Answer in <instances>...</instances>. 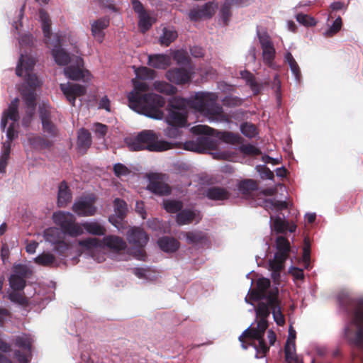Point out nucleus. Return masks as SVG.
Wrapping results in <instances>:
<instances>
[{"label": "nucleus", "instance_id": "e2e57ef3", "mask_svg": "<svg viewBox=\"0 0 363 363\" xmlns=\"http://www.w3.org/2000/svg\"><path fill=\"white\" fill-rule=\"evenodd\" d=\"M240 151L246 155H259L261 153L257 147L251 144L241 145Z\"/></svg>", "mask_w": 363, "mask_h": 363}, {"label": "nucleus", "instance_id": "de8ad7c7", "mask_svg": "<svg viewBox=\"0 0 363 363\" xmlns=\"http://www.w3.org/2000/svg\"><path fill=\"white\" fill-rule=\"evenodd\" d=\"M9 286L12 291H23L26 286V280L17 275H11L9 278Z\"/></svg>", "mask_w": 363, "mask_h": 363}, {"label": "nucleus", "instance_id": "0e129e2a", "mask_svg": "<svg viewBox=\"0 0 363 363\" xmlns=\"http://www.w3.org/2000/svg\"><path fill=\"white\" fill-rule=\"evenodd\" d=\"M113 172L117 177L127 176L130 173V170L122 163H116L113 165Z\"/></svg>", "mask_w": 363, "mask_h": 363}, {"label": "nucleus", "instance_id": "680f3d73", "mask_svg": "<svg viewBox=\"0 0 363 363\" xmlns=\"http://www.w3.org/2000/svg\"><path fill=\"white\" fill-rule=\"evenodd\" d=\"M26 82L28 86L30 87L29 90L35 91V89L40 85V82L38 78V77L30 73H26Z\"/></svg>", "mask_w": 363, "mask_h": 363}, {"label": "nucleus", "instance_id": "7ed1b4c3", "mask_svg": "<svg viewBox=\"0 0 363 363\" xmlns=\"http://www.w3.org/2000/svg\"><path fill=\"white\" fill-rule=\"evenodd\" d=\"M124 142L130 151L161 152L172 147L169 142L159 140L158 135L152 130H144L135 136L127 137Z\"/></svg>", "mask_w": 363, "mask_h": 363}, {"label": "nucleus", "instance_id": "4d7b16f0", "mask_svg": "<svg viewBox=\"0 0 363 363\" xmlns=\"http://www.w3.org/2000/svg\"><path fill=\"white\" fill-rule=\"evenodd\" d=\"M173 59L180 65H188L191 59L188 55L187 52L183 50H177L173 55Z\"/></svg>", "mask_w": 363, "mask_h": 363}, {"label": "nucleus", "instance_id": "aec40b11", "mask_svg": "<svg viewBox=\"0 0 363 363\" xmlns=\"http://www.w3.org/2000/svg\"><path fill=\"white\" fill-rule=\"evenodd\" d=\"M39 114L43 131L48 133L50 137H57L59 130L57 125L52 121L50 111L43 106L40 107Z\"/></svg>", "mask_w": 363, "mask_h": 363}, {"label": "nucleus", "instance_id": "bb28decb", "mask_svg": "<svg viewBox=\"0 0 363 363\" xmlns=\"http://www.w3.org/2000/svg\"><path fill=\"white\" fill-rule=\"evenodd\" d=\"M35 62L33 57L28 55H21L16 69V74L22 77L23 73H30L34 67Z\"/></svg>", "mask_w": 363, "mask_h": 363}, {"label": "nucleus", "instance_id": "5701e85b", "mask_svg": "<svg viewBox=\"0 0 363 363\" xmlns=\"http://www.w3.org/2000/svg\"><path fill=\"white\" fill-rule=\"evenodd\" d=\"M256 315L259 318L256 328H253L259 332L260 336H264L265 330L268 328L267 318L270 315V311L264 301H259L255 308Z\"/></svg>", "mask_w": 363, "mask_h": 363}, {"label": "nucleus", "instance_id": "f257e3e1", "mask_svg": "<svg viewBox=\"0 0 363 363\" xmlns=\"http://www.w3.org/2000/svg\"><path fill=\"white\" fill-rule=\"evenodd\" d=\"M133 90L128 95L129 107L139 113L149 118L160 120L164 116L162 108L165 105V99L154 93H146L149 86L146 82L133 79Z\"/></svg>", "mask_w": 363, "mask_h": 363}, {"label": "nucleus", "instance_id": "09e8293b", "mask_svg": "<svg viewBox=\"0 0 363 363\" xmlns=\"http://www.w3.org/2000/svg\"><path fill=\"white\" fill-rule=\"evenodd\" d=\"M22 98L26 104V108L35 109L36 94L33 90H23L21 92Z\"/></svg>", "mask_w": 363, "mask_h": 363}, {"label": "nucleus", "instance_id": "7c9ffc66", "mask_svg": "<svg viewBox=\"0 0 363 363\" xmlns=\"http://www.w3.org/2000/svg\"><path fill=\"white\" fill-rule=\"evenodd\" d=\"M72 193L65 181L62 182L59 185L57 194V205L59 207H65L71 201Z\"/></svg>", "mask_w": 363, "mask_h": 363}, {"label": "nucleus", "instance_id": "20e7f679", "mask_svg": "<svg viewBox=\"0 0 363 363\" xmlns=\"http://www.w3.org/2000/svg\"><path fill=\"white\" fill-rule=\"evenodd\" d=\"M39 16L42 22L45 43L48 46H53L52 55L55 62L59 65H67L71 62V57L65 49L61 48V39L58 34L54 35L53 39H52L51 21L48 13L44 9H40Z\"/></svg>", "mask_w": 363, "mask_h": 363}, {"label": "nucleus", "instance_id": "412c9836", "mask_svg": "<svg viewBox=\"0 0 363 363\" xmlns=\"http://www.w3.org/2000/svg\"><path fill=\"white\" fill-rule=\"evenodd\" d=\"M18 106L19 99L18 98H15L10 103L8 108L3 111L0 125L1 130L3 132L5 131L9 120L12 121L14 123L19 121L20 116L18 111Z\"/></svg>", "mask_w": 363, "mask_h": 363}, {"label": "nucleus", "instance_id": "052dcab7", "mask_svg": "<svg viewBox=\"0 0 363 363\" xmlns=\"http://www.w3.org/2000/svg\"><path fill=\"white\" fill-rule=\"evenodd\" d=\"M342 26V21L340 16H338L333 23L332 26L325 32V35L332 37L338 33Z\"/></svg>", "mask_w": 363, "mask_h": 363}, {"label": "nucleus", "instance_id": "2eb2a0df", "mask_svg": "<svg viewBox=\"0 0 363 363\" xmlns=\"http://www.w3.org/2000/svg\"><path fill=\"white\" fill-rule=\"evenodd\" d=\"M72 61L74 65L67 66L64 69L65 76L74 81L87 79L90 73L87 69H84V60L81 57L76 56L72 59Z\"/></svg>", "mask_w": 363, "mask_h": 363}, {"label": "nucleus", "instance_id": "338daca9", "mask_svg": "<svg viewBox=\"0 0 363 363\" xmlns=\"http://www.w3.org/2000/svg\"><path fill=\"white\" fill-rule=\"evenodd\" d=\"M182 127L183 126L179 125H169L164 130L165 135L169 138H177L182 133L179 128Z\"/></svg>", "mask_w": 363, "mask_h": 363}, {"label": "nucleus", "instance_id": "2f4dec72", "mask_svg": "<svg viewBox=\"0 0 363 363\" xmlns=\"http://www.w3.org/2000/svg\"><path fill=\"white\" fill-rule=\"evenodd\" d=\"M103 242L104 245L116 252L125 250L126 247V242L123 239L116 235H107L104 238Z\"/></svg>", "mask_w": 363, "mask_h": 363}, {"label": "nucleus", "instance_id": "9d476101", "mask_svg": "<svg viewBox=\"0 0 363 363\" xmlns=\"http://www.w3.org/2000/svg\"><path fill=\"white\" fill-rule=\"evenodd\" d=\"M32 343L33 339L30 335L23 333L15 337V346L22 350H16L14 352V356L19 363H28L32 357Z\"/></svg>", "mask_w": 363, "mask_h": 363}, {"label": "nucleus", "instance_id": "4be33fe9", "mask_svg": "<svg viewBox=\"0 0 363 363\" xmlns=\"http://www.w3.org/2000/svg\"><path fill=\"white\" fill-rule=\"evenodd\" d=\"M60 86L67 99L72 106H74L77 96H82L86 94V87L78 84H61Z\"/></svg>", "mask_w": 363, "mask_h": 363}, {"label": "nucleus", "instance_id": "79ce46f5", "mask_svg": "<svg viewBox=\"0 0 363 363\" xmlns=\"http://www.w3.org/2000/svg\"><path fill=\"white\" fill-rule=\"evenodd\" d=\"M81 226L91 235H104L106 233L105 228L97 222H86Z\"/></svg>", "mask_w": 363, "mask_h": 363}, {"label": "nucleus", "instance_id": "603ef678", "mask_svg": "<svg viewBox=\"0 0 363 363\" xmlns=\"http://www.w3.org/2000/svg\"><path fill=\"white\" fill-rule=\"evenodd\" d=\"M164 208L170 213H179L183 208V203L176 200H166L164 201Z\"/></svg>", "mask_w": 363, "mask_h": 363}, {"label": "nucleus", "instance_id": "f03ea898", "mask_svg": "<svg viewBox=\"0 0 363 363\" xmlns=\"http://www.w3.org/2000/svg\"><path fill=\"white\" fill-rule=\"evenodd\" d=\"M338 301L347 313L352 316V323L356 325L357 331L352 338L350 337V330L346 329V335L354 347L352 351L353 359L359 358L363 363V356L359 352H363V301L351 298L347 294L341 293L337 296Z\"/></svg>", "mask_w": 363, "mask_h": 363}, {"label": "nucleus", "instance_id": "39448f33", "mask_svg": "<svg viewBox=\"0 0 363 363\" xmlns=\"http://www.w3.org/2000/svg\"><path fill=\"white\" fill-rule=\"evenodd\" d=\"M218 96L214 93L199 92L189 100V106L203 116L213 119L220 116L223 108L217 103Z\"/></svg>", "mask_w": 363, "mask_h": 363}, {"label": "nucleus", "instance_id": "6e6552de", "mask_svg": "<svg viewBox=\"0 0 363 363\" xmlns=\"http://www.w3.org/2000/svg\"><path fill=\"white\" fill-rule=\"evenodd\" d=\"M53 220L56 225L60 227L61 231L65 235L76 238L83 234L82 227L75 222V217L70 213L62 211L55 213Z\"/></svg>", "mask_w": 363, "mask_h": 363}, {"label": "nucleus", "instance_id": "774afa93", "mask_svg": "<svg viewBox=\"0 0 363 363\" xmlns=\"http://www.w3.org/2000/svg\"><path fill=\"white\" fill-rule=\"evenodd\" d=\"M54 245L55 251H56L60 255L62 256H66L67 251L70 248L69 244L66 242L64 240L55 243Z\"/></svg>", "mask_w": 363, "mask_h": 363}, {"label": "nucleus", "instance_id": "4c0bfd02", "mask_svg": "<svg viewBox=\"0 0 363 363\" xmlns=\"http://www.w3.org/2000/svg\"><path fill=\"white\" fill-rule=\"evenodd\" d=\"M258 188L256 181L246 179L240 181L238 184V189L243 195H250Z\"/></svg>", "mask_w": 363, "mask_h": 363}, {"label": "nucleus", "instance_id": "bf43d9fd", "mask_svg": "<svg viewBox=\"0 0 363 363\" xmlns=\"http://www.w3.org/2000/svg\"><path fill=\"white\" fill-rule=\"evenodd\" d=\"M296 21L305 26H314L316 25V21L314 18L302 13H298L296 16Z\"/></svg>", "mask_w": 363, "mask_h": 363}, {"label": "nucleus", "instance_id": "dca6fc26", "mask_svg": "<svg viewBox=\"0 0 363 363\" xmlns=\"http://www.w3.org/2000/svg\"><path fill=\"white\" fill-rule=\"evenodd\" d=\"M165 174L152 173L148 176L149 183L147 189L158 196H168L172 192L170 186L164 182Z\"/></svg>", "mask_w": 363, "mask_h": 363}, {"label": "nucleus", "instance_id": "c756f323", "mask_svg": "<svg viewBox=\"0 0 363 363\" xmlns=\"http://www.w3.org/2000/svg\"><path fill=\"white\" fill-rule=\"evenodd\" d=\"M28 141L34 149L37 150L50 148L53 145V143L45 137L34 134H30L28 136Z\"/></svg>", "mask_w": 363, "mask_h": 363}, {"label": "nucleus", "instance_id": "72a5a7b5", "mask_svg": "<svg viewBox=\"0 0 363 363\" xmlns=\"http://www.w3.org/2000/svg\"><path fill=\"white\" fill-rule=\"evenodd\" d=\"M157 244L160 248L166 252H174L179 247V242L174 238L169 236H163L160 238Z\"/></svg>", "mask_w": 363, "mask_h": 363}, {"label": "nucleus", "instance_id": "393cba45", "mask_svg": "<svg viewBox=\"0 0 363 363\" xmlns=\"http://www.w3.org/2000/svg\"><path fill=\"white\" fill-rule=\"evenodd\" d=\"M109 24L110 19L108 17L100 18L91 23V35L99 43L103 42L105 37L104 30L109 26Z\"/></svg>", "mask_w": 363, "mask_h": 363}, {"label": "nucleus", "instance_id": "49530a36", "mask_svg": "<svg viewBox=\"0 0 363 363\" xmlns=\"http://www.w3.org/2000/svg\"><path fill=\"white\" fill-rule=\"evenodd\" d=\"M236 0H225L220 9V16L225 26H228L231 17V7Z\"/></svg>", "mask_w": 363, "mask_h": 363}, {"label": "nucleus", "instance_id": "cd10ccee", "mask_svg": "<svg viewBox=\"0 0 363 363\" xmlns=\"http://www.w3.org/2000/svg\"><path fill=\"white\" fill-rule=\"evenodd\" d=\"M170 64V57L164 54L150 55L148 57V65L156 69H165Z\"/></svg>", "mask_w": 363, "mask_h": 363}, {"label": "nucleus", "instance_id": "1a4fd4ad", "mask_svg": "<svg viewBox=\"0 0 363 363\" xmlns=\"http://www.w3.org/2000/svg\"><path fill=\"white\" fill-rule=\"evenodd\" d=\"M191 130L194 134L213 135L216 138L232 145H238L242 143V138L239 134L232 132L218 131L206 125H195Z\"/></svg>", "mask_w": 363, "mask_h": 363}, {"label": "nucleus", "instance_id": "6ab92c4d", "mask_svg": "<svg viewBox=\"0 0 363 363\" xmlns=\"http://www.w3.org/2000/svg\"><path fill=\"white\" fill-rule=\"evenodd\" d=\"M165 77L173 84L182 85L190 82L191 73L185 67H173L167 71Z\"/></svg>", "mask_w": 363, "mask_h": 363}, {"label": "nucleus", "instance_id": "c03bdc74", "mask_svg": "<svg viewBox=\"0 0 363 363\" xmlns=\"http://www.w3.org/2000/svg\"><path fill=\"white\" fill-rule=\"evenodd\" d=\"M284 60L289 64L296 80L300 82L301 78V69L292 54L290 52H287L284 56Z\"/></svg>", "mask_w": 363, "mask_h": 363}, {"label": "nucleus", "instance_id": "423d86ee", "mask_svg": "<svg viewBox=\"0 0 363 363\" xmlns=\"http://www.w3.org/2000/svg\"><path fill=\"white\" fill-rule=\"evenodd\" d=\"M276 252L272 260L269 262V267L272 271V277H279L280 272L284 269L286 260L289 258L291 247L289 240L282 236H277L275 240Z\"/></svg>", "mask_w": 363, "mask_h": 363}, {"label": "nucleus", "instance_id": "69168bd1", "mask_svg": "<svg viewBox=\"0 0 363 363\" xmlns=\"http://www.w3.org/2000/svg\"><path fill=\"white\" fill-rule=\"evenodd\" d=\"M14 272L12 275L19 276V277L26 280L31 272L26 266L18 264L14 267Z\"/></svg>", "mask_w": 363, "mask_h": 363}, {"label": "nucleus", "instance_id": "58836bf2", "mask_svg": "<svg viewBox=\"0 0 363 363\" xmlns=\"http://www.w3.org/2000/svg\"><path fill=\"white\" fill-rule=\"evenodd\" d=\"M240 76L250 86L254 94L257 95L260 92L262 84L256 81L255 76L251 72L247 70L241 71Z\"/></svg>", "mask_w": 363, "mask_h": 363}, {"label": "nucleus", "instance_id": "e433bc0d", "mask_svg": "<svg viewBox=\"0 0 363 363\" xmlns=\"http://www.w3.org/2000/svg\"><path fill=\"white\" fill-rule=\"evenodd\" d=\"M261 338L260 335L259 334V332L257 330H255L253 328H248L246 329L242 335L239 337V340L242 344V347L244 349L247 348V341H254L257 340V339Z\"/></svg>", "mask_w": 363, "mask_h": 363}, {"label": "nucleus", "instance_id": "b1692460", "mask_svg": "<svg viewBox=\"0 0 363 363\" xmlns=\"http://www.w3.org/2000/svg\"><path fill=\"white\" fill-rule=\"evenodd\" d=\"M265 304L267 306L270 313L272 312L276 323L279 326L284 325L285 324V318L281 311V301L279 298L271 294L268 297V303H265Z\"/></svg>", "mask_w": 363, "mask_h": 363}, {"label": "nucleus", "instance_id": "9b49d317", "mask_svg": "<svg viewBox=\"0 0 363 363\" xmlns=\"http://www.w3.org/2000/svg\"><path fill=\"white\" fill-rule=\"evenodd\" d=\"M127 240L130 244L140 248L138 251V259L145 260L146 255L143 247L146 245L149 240L145 231L139 227H133L128 231Z\"/></svg>", "mask_w": 363, "mask_h": 363}, {"label": "nucleus", "instance_id": "a878e982", "mask_svg": "<svg viewBox=\"0 0 363 363\" xmlns=\"http://www.w3.org/2000/svg\"><path fill=\"white\" fill-rule=\"evenodd\" d=\"M196 219H197V222L201 220V216L199 211L182 209L177 215L176 221L178 225H184L191 223Z\"/></svg>", "mask_w": 363, "mask_h": 363}, {"label": "nucleus", "instance_id": "f3484780", "mask_svg": "<svg viewBox=\"0 0 363 363\" xmlns=\"http://www.w3.org/2000/svg\"><path fill=\"white\" fill-rule=\"evenodd\" d=\"M133 9L138 16V27L140 30L145 33L150 29L154 21L145 9L139 0H131Z\"/></svg>", "mask_w": 363, "mask_h": 363}, {"label": "nucleus", "instance_id": "0eeeda50", "mask_svg": "<svg viewBox=\"0 0 363 363\" xmlns=\"http://www.w3.org/2000/svg\"><path fill=\"white\" fill-rule=\"evenodd\" d=\"M168 114L166 121L169 125L185 126L187 123L186 101L179 97H174L167 105Z\"/></svg>", "mask_w": 363, "mask_h": 363}, {"label": "nucleus", "instance_id": "a19ab883", "mask_svg": "<svg viewBox=\"0 0 363 363\" xmlns=\"http://www.w3.org/2000/svg\"><path fill=\"white\" fill-rule=\"evenodd\" d=\"M153 86L157 91L169 96L174 95L177 91L175 86L164 81H155Z\"/></svg>", "mask_w": 363, "mask_h": 363}, {"label": "nucleus", "instance_id": "13d9d810", "mask_svg": "<svg viewBox=\"0 0 363 363\" xmlns=\"http://www.w3.org/2000/svg\"><path fill=\"white\" fill-rule=\"evenodd\" d=\"M302 259L304 262L305 267L308 269L311 261V244L308 238H304Z\"/></svg>", "mask_w": 363, "mask_h": 363}, {"label": "nucleus", "instance_id": "4468645a", "mask_svg": "<svg viewBox=\"0 0 363 363\" xmlns=\"http://www.w3.org/2000/svg\"><path fill=\"white\" fill-rule=\"evenodd\" d=\"M257 36L262 50L263 62L268 67H272L276 50L271 38L267 33H260L259 31H257Z\"/></svg>", "mask_w": 363, "mask_h": 363}, {"label": "nucleus", "instance_id": "c9c22d12", "mask_svg": "<svg viewBox=\"0 0 363 363\" xmlns=\"http://www.w3.org/2000/svg\"><path fill=\"white\" fill-rule=\"evenodd\" d=\"M64 233L57 228H49L44 231L46 241L55 245L65 239Z\"/></svg>", "mask_w": 363, "mask_h": 363}, {"label": "nucleus", "instance_id": "37998d69", "mask_svg": "<svg viewBox=\"0 0 363 363\" xmlns=\"http://www.w3.org/2000/svg\"><path fill=\"white\" fill-rule=\"evenodd\" d=\"M113 208L116 217L123 220L126 216L128 212V206L126 202L119 198H116L113 201Z\"/></svg>", "mask_w": 363, "mask_h": 363}, {"label": "nucleus", "instance_id": "5fc2aeb1", "mask_svg": "<svg viewBox=\"0 0 363 363\" xmlns=\"http://www.w3.org/2000/svg\"><path fill=\"white\" fill-rule=\"evenodd\" d=\"M289 222L277 217L273 221V229L277 234H283L287 231Z\"/></svg>", "mask_w": 363, "mask_h": 363}, {"label": "nucleus", "instance_id": "8fccbe9b", "mask_svg": "<svg viewBox=\"0 0 363 363\" xmlns=\"http://www.w3.org/2000/svg\"><path fill=\"white\" fill-rule=\"evenodd\" d=\"M135 73L137 77L142 80L154 79L157 76V72L154 69L146 67H139Z\"/></svg>", "mask_w": 363, "mask_h": 363}, {"label": "nucleus", "instance_id": "a211bd4d", "mask_svg": "<svg viewBox=\"0 0 363 363\" xmlns=\"http://www.w3.org/2000/svg\"><path fill=\"white\" fill-rule=\"evenodd\" d=\"M96 198L91 196L82 199L74 202L72 210L79 216H91L96 212V207L94 206Z\"/></svg>", "mask_w": 363, "mask_h": 363}, {"label": "nucleus", "instance_id": "ea45409f", "mask_svg": "<svg viewBox=\"0 0 363 363\" xmlns=\"http://www.w3.org/2000/svg\"><path fill=\"white\" fill-rule=\"evenodd\" d=\"M8 298L13 303L21 306H28L29 300L26 296L23 291H11L8 292Z\"/></svg>", "mask_w": 363, "mask_h": 363}, {"label": "nucleus", "instance_id": "3c124183", "mask_svg": "<svg viewBox=\"0 0 363 363\" xmlns=\"http://www.w3.org/2000/svg\"><path fill=\"white\" fill-rule=\"evenodd\" d=\"M296 345L295 342L286 341L284 347V354L286 360L291 362L292 361L298 363V360L295 354Z\"/></svg>", "mask_w": 363, "mask_h": 363}, {"label": "nucleus", "instance_id": "a18cd8bd", "mask_svg": "<svg viewBox=\"0 0 363 363\" xmlns=\"http://www.w3.org/2000/svg\"><path fill=\"white\" fill-rule=\"evenodd\" d=\"M177 36V32L175 30L164 28L162 35L160 37V43L162 45L169 46Z\"/></svg>", "mask_w": 363, "mask_h": 363}, {"label": "nucleus", "instance_id": "f704fd0d", "mask_svg": "<svg viewBox=\"0 0 363 363\" xmlns=\"http://www.w3.org/2000/svg\"><path fill=\"white\" fill-rule=\"evenodd\" d=\"M206 195L211 200L223 201L228 199L230 194L224 188L213 186L207 189Z\"/></svg>", "mask_w": 363, "mask_h": 363}, {"label": "nucleus", "instance_id": "c85d7f7f", "mask_svg": "<svg viewBox=\"0 0 363 363\" xmlns=\"http://www.w3.org/2000/svg\"><path fill=\"white\" fill-rule=\"evenodd\" d=\"M92 143L91 135L89 131L85 128H81L78 132L77 148L85 153Z\"/></svg>", "mask_w": 363, "mask_h": 363}, {"label": "nucleus", "instance_id": "f8f14e48", "mask_svg": "<svg viewBox=\"0 0 363 363\" xmlns=\"http://www.w3.org/2000/svg\"><path fill=\"white\" fill-rule=\"evenodd\" d=\"M201 135L195 141L186 142L184 145V149L201 153L205 150H213L217 148L218 142L216 139L211 138V135Z\"/></svg>", "mask_w": 363, "mask_h": 363}, {"label": "nucleus", "instance_id": "473e14b6", "mask_svg": "<svg viewBox=\"0 0 363 363\" xmlns=\"http://www.w3.org/2000/svg\"><path fill=\"white\" fill-rule=\"evenodd\" d=\"M187 241L193 245H205L208 242L206 233L201 230L188 231L184 234Z\"/></svg>", "mask_w": 363, "mask_h": 363}, {"label": "nucleus", "instance_id": "6e6d98bb", "mask_svg": "<svg viewBox=\"0 0 363 363\" xmlns=\"http://www.w3.org/2000/svg\"><path fill=\"white\" fill-rule=\"evenodd\" d=\"M55 261V256L51 253L43 252L35 258V262L42 266H50Z\"/></svg>", "mask_w": 363, "mask_h": 363}, {"label": "nucleus", "instance_id": "ddd939ff", "mask_svg": "<svg viewBox=\"0 0 363 363\" xmlns=\"http://www.w3.org/2000/svg\"><path fill=\"white\" fill-rule=\"evenodd\" d=\"M270 286V281L267 278H260L257 281L256 287L252 289L250 293V298L255 301L266 300L265 303H268V297L273 294L275 297H278V289H274L267 291Z\"/></svg>", "mask_w": 363, "mask_h": 363}, {"label": "nucleus", "instance_id": "864d4df0", "mask_svg": "<svg viewBox=\"0 0 363 363\" xmlns=\"http://www.w3.org/2000/svg\"><path fill=\"white\" fill-rule=\"evenodd\" d=\"M240 131L245 136L249 138H252L258 134L255 125L248 122L241 124Z\"/></svg>", "mask_w": 363, "mask_h": 363}]
</instances>
